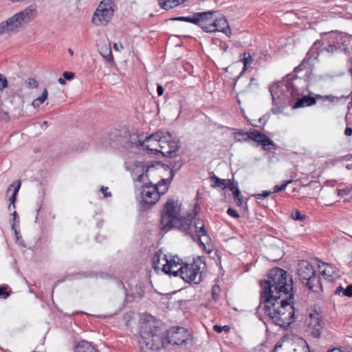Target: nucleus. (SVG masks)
I'll return each mask as SVG.
<instances>
[{"label":"nucleus","mask_w":352,"mask_h":352,"mask_svg":"<svg viewBox=\"0 0 352 352\" xmlns=\"http://www.w3.org/2000/svg\"><path fill=\"white\" fill-rule=\"evenodd\" d=\"M268 278L261 281V302L259 307L273 322L281 327H287L294 321L293 306V281L287 272L275 267L272 269Z\"/></svg>","instance_id":"nucleus-1"},{"label":"nucleus","mask_w":352,"mask_h":352,"mask_svg":"<svg viewBox=\"0 0 352 352\" xmlns=\"http://www.w3.org/2000/svg\"><path fill=\"white\" fill-rule=\"evenodd\" d=\"M144 321L140 326V343L144 344L151 350H158L164 347L167 344L180 345L187 340L186 329L184 327H172L164 336V331L160 327V322L156 321L152 316Z\"/></svg>","instance_id":"nucleus-2"},{"label":"nucleus","mask_w":352,"mask_h":352,"mask_svg":"<svg viewBox=\"0 0 352 352\" xmlns=\"http://www.w3.org/2000/svg\"><path fill=\"white\" fill-rule=\"evenodd\" d=\"M305 88H307L306 80L292 74L285 81L272 85L270 91L273 103L278 104L289 103L292 98L302 95Z\"/></svg>","instance_id":"nucleus-3"},{"label":"nucleus","mask_w":352,"mask_h":352,"mask_svg":"<svg viewBox=\"0 0 352 352\" xmlns=\"http://www.w3.org/2000/svg\"><path fill=\"white\" fill-rule=\"evenodd\" d=\"M197 212L189 214L186 217H182L177 209V203L173 200H168L164 205L161 215L162 229L169 231L176 228L183 232L186 235L190 236L195 240V236L191 230V223L197 215Z\"/></svg>","instance_id":"nucleus-4"},{"label":"nucleus","mask_w":352,"mask_h":352,"mask_svg":"<svg viewBox=\"0 0 352 352\" xmlns=\"http://www.w3.org/2000/svg\"><path fill=\"white\" fill-rule=\"evenodd\" d=\"M163 166L166 167L165 170L170 169L168 178L162 179L155 186H153L151 182H146L142 186L141 206L144 210L150 208L158 201L160 195H164L168 190V186L174 177L175 170L173 169L176 168L177 164L172 165L171 168L169 166L163 165Z\"/></svg>","instance_id":"nucleus-5"},{"label":"nucleus","mask_w":352,"mask_h":352,"mask_svg":"<svg viewBox=\"0 0 352 352\" xmlns=\"http://www.w3.org/2000/svg\"><path fill=\"white\" fill-rule=\"evenodd\" d=\"M151 138H158L157 140L160 141V153L166 157H175L180 147L179 140L173 138L172 135L167 131H158L152 134Z\"/></svg>","instance_id":"nucleus-6"},{"label":"nucleus","mask_w":352,"mask_h":352,"mask_svg":"<svg viewBox=\"0 0 352 352\" xmlns=\"http://www.w3.org/2000/svg\"><path fill=\"white\" fill-rule=\"evenodd\" d=\"M37 14L36 6L30 5L23 11L18 12L6 20L10 31L22 27L32 21Z\"/></svg>","instance_id":"nucleus-7"},{"label":"nucleus","mask_w":352,"mask_h":352,"mask_svg":"<svg viewBox=\"0 0 352 352\" xmlns=\"http://www.w3.org/2000/svg\"><path fill=\"white\" fill-rule=\"evenodd\" d=\"M305 331L308 336L319 338L324 322L320 314L316 310L309 313L305 320Z\"/></svg>","instance_id":"nucleus-8"},{"label":"nucleus","mask_w":352,"mask_h":352,"mask_svg":"<svg viewBox=\"0 0 352 352\" xmlns=\"http://www.w3.org/2000/svg\"><path fill=\"white\" fill-rule=\"evenodd\" d=\"M124 167L130 172L134 182L144 184L148 179V172L155 168L153 165L149 166L148 164L137 161L126 162Z\"/></svg>","instance_id":"nucleus-9"},{"label":"nucleus","mask_w":352,"mask_h":352,"mask_svg":"<svg viewBox=\"0 0 352 352\" xmlns=\"http://www.w3.org/2000/svg\"><path fill=\"white\" fill-rule=\"evenodd\" d=\"M113 14L112 2L111 0H103L100 3L93 16L92 22L98 26H104L108 24Z\"/></svg>","instance_id":"nucleus-10"},{"label":"nucleus","mask_w":352,"mask_h":352,"mask_svg":"<svg viewBox=\"0 0 352 352\" xmlns=\"http://www.w3.org/2000/svg\"><path fill=\"white\" fill-rule=\"evenodd\" d=\"M179 271L186 283L198 284L201 280L199 267L196 265L185 264L179 267Z\"/></svg>","instance_id":"nucleus-11"},{"label":"nucleus","mask_w":352,"mask_h":352,"mask_svg":"<svg viewBox=\"0 0 352 352\" xmlns=\"http://www.w3.org/2000/svg\"><path fill=\"white\" fill-rule=\"evenodd\" d=\"M216 12V11L196 12V18L198 21L195 24L199 25L204 32L212 33L214 23L213 15Z\"/></svg>","instance_id":"nucleus-12"},{"label":"nucleus","mask_w":352,"mask_h":352,"mask_svg":"<svg viewBox=\"0 0 352 352\" xmlns=\"http://www.w3.org/2000/svg\"><path fill=\"white\" fill-rule=\"evenodd\" d=\"M298 274L302 283H305L316 275V272L307 261L302 260L298 263Z\"/></svg>","instance_id":"nucleus-13"},{"label":"nucleus","mask_w":352,"mask_h":352,"mask_svg":"<svg viewBox=\"0 0 352 352\" xmlns=\"http://www.w3.org/2000/svg\"><path fill=\"white\" fill-rule=\"evenodd\" d=\"M212 32H221L230 36L231 34V29L230 28L227 20L223 16L219 18H214V23L212 24Z\"/></svg>","instance_id":"nucleus-14"},{"label":"nucleus","mask_w":352,"mask_h":352,"mask_svg":"<svg viewBox=\"0 0 352 352\" xmlns=\"http://www.w3.org/2000/svg\"><path fill=\"white\" fill-rule=\"evenodd\" d=\"M168 258L166 255L164 256L162 260L165 261V264H162V270L165 274H173L174 276H177L179 270L177 271L173 270L174 267H177L179 265V258Z\"/></svg>","instance_id":"nucleus-15"},{"label":"nucleus","mask_w":352,"mask_h":352,"mask_svg":"<svg viewBox=\"0 0 352 352\" xmlns=\"http://www.w3.org/2000/svg\"><path fill=\"white\" fill-rule=\"evenodd\" d=\"M152 135L146 137L144 141L138 140V146L139 147H143L144 149L156 151L160 153V141L158 138H151Z\"/></svg>","instance_id":"nucleus-16"},{"label":"nucleus","mask_w":352,"mask_h":352,"mask_svg":"<svg viewBox=\"0 0 352 352\" xmlns=\"http://www.w3.org/2000/svg\"><path fill=\"white\" fill-rule=\"evenodd\" d=\"M296 97V101L295 104L293 105L294 109H298L301 107H309L316 104V96L312 97L310 96H302L300 98Z\"/></svg>","instance_id":"nucleus-17"},{"label":"nucleus","mask_w":352,"mask_h":352,"mask_svg":"<svg viewBox=\"0 0 352 352\" xmlns=\"http://www.w3.org/2000/svg\"><path fill=\"white\" fill-rule=\"evenodd\" d=\"M310 291L319 292L322 290L320 277L315 275L304 283Z\"/></svg>","instance_id":"nucleus-18"},{"label":"nucleus","mask_w":352,"mask_h":352,"mask_svg":"<svg viewBox=\"0 0 352 352\" xmlns=\"http://www.w3.org/2000/svg\"><path fill=\"white\" fill-rule=\"evenodd\" d=\"M98 52L104 57L108 63H111L113 60L111 52L110 43H104L98 46Z\"/></svg>","instance_id":"nucleus-19"},{"label":"nucleus","mask_w":352,"mask_h":352,"mask_svg":"<svg viewBox=\"0 0 352 352\" xmlns=\"http://www.w3.org/2000/svg\"><path fill=\"white\" fill-rule=\"evenodd\" d=\"M339 37H340V39L337 38V45L338 46H336L334 45H329L327 47H325V50L329 53H333L336 50L340 49L343 51H346V46L347 45L345 44V41H342V38L344 37H346V35H343L340 34L339 35Z\"/></svg>","instance_id":"nucleus-20"},{"label":"nucleus","mask_w":352,"mask_h":352,"mask_svg":"<svg viewBox=\"0 0 352 352\" xmlns=\"http://www.w3.org/2000/svg\"><path fill=\"white\" fill-rule=\"evenodd\" d=\"M198 237V240L199 242V244L203 246L204 250L206 251L207 252L210 253L212 252L211 248V239L210 236L208 234V232L206 231V233L205 234H199V235L197 236Z\"/></svg>","instance_id":"nucleus-21"},{"label":"nucleus","mask_w":352,"mask_h":352,"mask_svg":"<svg viewBox=\"0 0 352 352\" xmlns=\"http://www.w3.org/2000/svg\"><path fill=\"white\" fill-rule=\"evenodd\" d=\"M186 0H158L161 8L164 10L171 9L184 3Z\"/></svg>","instance_id":"nucleus-22"},{"label":"nucleus","mask_w":352,"mask_h":352,"mask_svg":"<svg viewBox=\"0 0 352 352\" xmlns=\"http://www.w3.org/2000/svg\"><path fill=\"white\" fill-rule=\"evenodd\" d=\"M76 352H97L96 348L89 342L82 341L76 346Z\"/></svg>","instance_id":"nucleus-23"},{"label":"nucleus","mask_w":352,"mask_h":352,"mask_svg":"<svg viewBox=\"0 0 352 352\" xmlns=\"http://www.w3.org/2000/svg\"><path fill=\"white\" fill-rule=\"evenodd\" d=\"M210 180L213 182V183L211 184V186L213 188H220L221 190H224L227 188L226 179H220L214 175L210 177Z\"/></svg>","instance_id":"nucleus-24"},{"label":"nucleus","mask_w":352,"mask_h":352,"mask_svg":"<svg viewBox=\"0 0 352 352\" xmlns=\"http://www.w3.org/2000/svg\"><path fill=\"white\" fill-rule=\"evenodd\" d=\"M248 138L260 144L261 141L266 136L265 134L257 130H253L248 133Z\"/></svg>","instance_id":"nucleus-25"},{"label":"nucleus","mask_w":352,"mask_h":352,"mask_svg":"<svg viewBox=\"0 0 352 352\" xmlns=\"http://www.w3.org/2000/svg\"><path fill=\"white\" fill-rule=\"evenodd\" d=\"M48 96V91L47 89H44L41 95L38 97H37L36 99H34L32 102V105L34 108L38 107L41 104H43L47 98Z\"/></svg>","instance_id":"nucleus-26"},{"label":"nucleus","mask_w":352,"mask_h":352,"mask_svg":"<svg viewBox=\"0 0 352 352\" xmlns=\"http://www.w3.org/2000/svg\"><path fill=\"white\" fill-rule=\"evenodd\" d=\"M194 226L197 236L199 235V234H205L206 233L207 230L205 228L204 223L201 219L195 220Z\"/></svg>","instance_id":"nucleus-27"},{"label":"nucleus","mask_w":352,"mask_h":352,"mask_svg":"<svg viewBox=\"0 0 352 352\" xmlns=\"http://www.w3.org/2000/svg\"><path fill=\"white\" fill-rule=\"evenodd\" d=\"M262 146V148L264 151H270V148L267 147L268 146H271L272 148L276 149L277 145L267 135L263 139V141H261L259 144Z\"/></svg>","instance_id":"nucleus-28"},{"label":"nucleus","mask_w":352,"mask_h":352,"mask_svg":"<svg viewBox=\"0 0 352 352\" xmlns=\"http://www.w3.org/2000/svg\"><path fill=\"white\" fill-rule=\"evenodd\" d=\"M341 292L345 296L352 297V284L349 285L345 289L342 286L338 287L336 289L335 294H340Z\"/></svg>","instance_id":"nucleus-29"},{"label":"nucleus","mask_w":352,"mask_h":352,"mask_svg":"<svg viewBox=\"0 0 352 352\" xmlns=\"http://www.w3.org/2000/svg\"><path fill=\"white\" fill-rule=\"evenodd\" d=\"M322 265L326 266V267L322 271V275L326 278L333 277V274L335 273L333 267L324 263H323Z\"/></svg>","instance_id":"nucleus-30"},{"label":"nucleus","mask_w":352,"mask_h":352,"mask_svg":"<svg viewBox=\"0 0 352 352\" xmlns=\"http://www.w3.org/2000/svg\"><path fill=\"white\" fill-rule=\"evenodd\" d=\"M196 12L193 14L192 16H178L175 18H173L172 20L175 21H186L192 23H195L198 21V20L196 18Z\"/></svg>","instance_id":"nucleus-31"},{"label":"nucleus","mask_w":352,"mask_h":352,"mask_svg":"<svg viewBox=\"0 0 352 352\" xmlns=\"http://www.w3.org/2000/svg\"><path fill=\"white\" fill-rule=\"evenodd\" d=\"M243 63V69L241 74L243 73L248 68V67L252 63L253 58L251 55L248 53V56H246V54L244 53V57L242 59Z\"/></svg>","instance_id":"nucleus-32"},{"label":"nucleus","mask_w":352,"mask_h":352,"mask_svg":"<svg viewBox=\"0 0 352 352\" xmlns=\"http://www.w3.org/2000/svg\"><path fill=\"white\" fill-rule=\"evenodd\" d=\"M25 84L27 87L30 89L36 88L38 86V81L36 79L32 78H28L25 80Z\"/></svg>","instance_id":"nucleus-33"},{"label":"nucleus","mask_w":352,"mask_h":352,"mask_svg":"<svg viewBox=\"0 0 352 352\" xmlns=\"http://www.w3.org/2000/svg\"><path fill=\"white\" fill-rule=\"evenodd\" d=\"M292 182V180L290 179V180L286 181L284 184H283L280 186L276 185L274 188L273 192H278L285 190L286 188V187L287 186V185L291 184Z\"/></svg>","instance_id":"nucleus-34"},{"label":"nucleus","mask_w":352,"mask_h":352,"mask_svg":"<svg viewBox=\"0 0 352 352\" xmlns=\"http://www.w3.org/2000/svg\"><path fill=\"white\" fill-rule=\"evenodd\" d=\"M8 288L6 285L0 287V298H7L10 295V292H7Z\"/></svg>","instance_id":"nucleus-35"},{"label":"nucleus","mask_w":352,"mask_h":352,"mask_svg":"<svg viewBox=\"0 0 352 352\" xmlns=\"http://www.w3.org/2000/svg\"><path fill=\"white\" fill-rule=\"evenodd\" d=\"M291 216L294 220L303 221L305 219V216L301 214L300 211L298 210H296L294 212H292Z\"/></svg>","instance_id":"nucleus-36"},{"label":"nucleus","mask_w":352,"mask_h":352,"mask_svg":"<svg viewBox=\"0 0 352 352\" xmlns=\"http://www.w3.org/2000/svg\"><path fill=\"white\" fill-rule=\"evenodd\" d=\"M220 287L217 285H214L212 286V298L214 300H217L219 298V293H220Z\"/></svg>","instance_id":"nucleus-37"},{"label":"nucleus","mask_w":352,"mask_h":352,"mask_svg":"<svg viewBox=\"0 0 352 352\" xmlns=\"http://www.w3.org/2000/svg\"><path fill=\"white\" fill-rule=\"evenodd\" d=\"M316 98H320V99L328 100L329 101H330L331 102H338V100H339V98L338 97L333 96H331V95L324 96H321V95H316Z\"/></svg>","instance_id":"nucleus-38"},{"label":"nucleus","mask_w":352,"mask_h":352,"mask_svg":"<svg viewBox=\"0 0 352 352\" xmlns=\"http://www.w3.org/2000/svg\"><path fill=\"white\" fill-rule=\"evenodd\" d=\"M8 32H10V30L6 21L0 23V35Z\"/></svg>","instance_id":"nucleus-39"},{"label":"nucleus","mask_w":352,"mask_h":352,"mask_svg":"<svg viewBox=\"0 0 352 352\" xmlns=\"http://www.w3.org/2000/svg\"><path fill=\"white\" fill-rule=\"evenodd\" d=\"M352 191V187H346L343 189H338V196H344L349 195Z\"/></svg>","instance_id":"nucleus-40"},{"label":"nucleus","mask_w":352,"mask_h":352,"mask_svg":"<svg viewBox=\"0 0 352 352\" xmlns=\"http://www.w3.org/2000/svg\"><path fill=\"white\" fill-rule=\"evenodd\" d=\"M160 256L161 255L158 252H156L155 254V256L153 257V265L155 270L160 268V266H158V265L160 264Z\"/></svg>","instance_id":"nucleus-41"},{"label":"nucleus","mask_w":352,"mask_h":352,"mask_svg":"<svg viewBox=\"0 0 352 352\" xmlns=\"http://www.w3.org/2000/svg\"><path fill=\"white\" fill-rule=\"evenodd\" d=\"M213 329L217 333H221L223 330L226 331H230V327L228 325L219 326L217 324L214 325Z\"/></svg>","instance_id":"nucleus-42"},{"label":"nucleus","mask_w":352,"mask_h":352,"mask_svg":"<svg viewBox=\"0 0 352 352\" xmlns=\"http://www.w3.org/2000/svg\"><path fill=\"white\" fill-rule=\"evenodd\" d=\"M8 81L6 78L0 74V91H2L3 89L7 87Z\"/></svg>","instance_id":"nucleus-43"},{"label":"nucleus","mask_w":352,"mask_h":352,"mask_svg":"<svg viewBox=\"0 0 352 352\" xmlns=\"http://www.w3.org/2000/svg\"><path fill=\"white\" fill-rule=\"evenodd\" d=\"M20 186H21V182H20V181H18V185L15 187V188L14 190V192L12 193V195L10 198V201L12 203H14L15 201V200H16V195H17L18 191L19 190Z\"/></svg>","instance_id":"nucleus-44"},{"label":"nucleus","mask_w":352,"mask_h":352,"mask_svg":"<svg viewBox=\"0 0 352 352\" xmlns=\"http://www.w3.org/2000/svg\"><path fill=\"white\" fill-rule=\"evenodd\" d=\"M272 193V192H271V191H264L262 193L255 194L254 196L256 199H262V198H265V197H268L269 195H270Z\"/></svg>","instance_id":"nucleus-45"},{"label":"nucleus","mask_w":352,"mask_h":352,"mask_svg":"<svg viewBox=\"0 0 352 352\" xmlns=\"http://www.w3.org/2000/svg\"><path fill=\"white\" fill-rule=\"evenodd\" d=\"M228 181V183H227V188H228L230 191L233 192L235 189H239L237 182H236V184H234V183L231 182L230 180Z\"/></svg>","instance_id":"nucleus-46"},{"label":"nucleus","mask_w":352,"mask_h":352,"mask_svg":"<svg viewBox=\"0 0 352 352\" xmlns=\"http://www.w3.org/2000/svg\"><path fill=\"white\" fill-rule=\"evenodd\" d=\"M227 214L232 217H234V218L239 217V214L236 212V211L231 208H229L227 210Z\"/></svg>","instance_id":"nucleus-47"},{"label":"nucleus","mask_w":352,"mask_h":352,"mask_svg":"<svg viewBox=\"0 0 352 352\" xmlns=\"http://www.w3.org/2000/svg\"><path fill=\"white\" fill-rule=\"evenodd\" d=\"M12 229L14 230V232L15 234L16 235V242H17L19 244L21 245L22 246L25 247V244H23V243H22L23 241H22V240H21V237H19V236H18V234H19V233H18V232L16 231V228H15V223H13V224L12 225Z\"/></svg>","instance_id":"nucleus-48"},{"label":"nucleus","mask_w":352,"mask_h":352,"mask_svg":"<svg viewBox=\"0 0 352 352\" xmlns=\"http://www.w3.org/2000/svg\"><path fill=\"white\" fill-rule=\"evenodd\" d=\"M63 76L65 80H72L74 78L75 74L71 72H64Z\"/></svg>","instance_id":"nucleus-49"},{"label":"nucleus","mask_w":352,"mask_h":352,"mask_svg":"<svg viewBox=\"0 0 352 352\" xmlns=\"http://www.w3.org/2000/svg\"><path fill=\"white\" fill-rule=\"evenodd\" d=\"M108 190V188L107 187H104V186H102L101 188H100V191L103 193L104 195V197L105 198H107V197H110L111 196V192H107Z\"/></svg>","instance_id":"nucleus-50"},{"label":"nucleus","mask_w":352,"mask_h":352,"mask_svg":"<svg viewBox=\"0 0 352 352\" xmlns=\"http://www.w3.org/2000/svg\"><path fill=\"white\" fill-rule=\"evenodd\" d=\"M232 194H233V196L235 199L242 197V195L241 194V191L239 189H235L234 191L232 192Z\"/></svg>","instance_id":"nucleus-51"},{"label":"nucleus","mask_w":352,"mask_h":352,"mask_svg":"<svg viewBox=\"0 0 352 352\" xmlns=\"http://www.w3.org/2000/svg\"><path fill=\"white\" fill-rule=\"evenodd\" d=\"M164 87L160 85H157V92L158 96H162L164 94Z\"/></svg>","instance_id":"nucleus-52"},{"label":"nucleus","mask_w":352,"mask_h":352,"mask_svg":"<svg viewBox=\"0 0 352 352\" xmlns=\"http://www.w3.org/2000/svg\"><path fill=\"white\" fill-rule=\"evenodd\" d=\"M344 134L347 136H350L352 135V127L351 128H349V127H347L345 129V131H344Z\"/></svg>","instance_id":"nucleus-53"},{"label":"nucleus","mask_w":352,"mask_h":352,"mask_svg":"<svg viewBox=\"0 0 352 352\" xmlns=\"http://www.w3.org/2000/svg\"><path fill=\"white\" fill-rule=\"evenodd\" d=\"M113 48L117 51H120L124 48L123 45L122 44H120L119 45L117 43H114Z\"/></svg>","instance_id":"nucleus-54"},{"label":"nucleus","mask_w":352,"mask_h":352,"mask_svg":"<svg viewBox=\"0 0 352 352\" xmlns=\"http://www.w3.org/2000/svg\"><path fill=\"white\" fill-rule=\"evenodd\" d=\"M12 215H13V220H14V222H17V223H19V216H18V214H17L16 212V211H14V212H13ZM15 223V224H16V223Z\"/></svg>","instance_id":"nucleus-55"},{"label":"nucleus","mask_w":352,"mask_h":352,"mask_svg":"<svg viewBox=\"0 0 352 352\" xmlns=\"http://www.w3.org/2000/svg\"><path fill=\"white\" fill-rule=\"evenodd\" d=\"M220 48L221 50L223 51V52H226L228 48V45L226 44V43H221L220 45Z\"/></svg>","instance_id":"nucleus-56"},{"label":"nucleus","mask_w":352,"mask_h":352,"mask_svg":"<svg viewBox=\"0 0 352 352\" xmlns=\"http://www.w3.org/2000/svg\"><path fill=\"white\" fill-rule=\"evenodd\" d=\"M236 200V204H237V206H241L242 205V203H243V197H241V198H239Z\"/></svg>","instance_id":"nucleus-57"},{"label":"nucleus","mask_w":352,"mask_h":352,"mask_svg":"<svg viewBox=\"0 0 352 352\" xmlns=\"http://www.w3.org/2000/svg\"><path fill=\"white\" fill-rule=\"evenodd\" d=\"M58 82L61 84V85H65V78H59L58 79Z\"/></svg>","instance_id":"nucleus-58"},{"label":"nucleus","mask_w":352,"mask_h":352,"mask_svg":"<svg viewBox=\"0 0 352 352\" xmlns=\"http://www.w3.org/2000/svg\"><path fill=\"white\" fill-rule=\"evenodd\" d=\"M327 352H343V351L339 349L335 348L331 350H329Z\"/></svg>","instance_id":"nucleus-59"},{"label":"nucleus","mask_w":352,"mask_h":352,"mask_svg":"<svg viewBox=\"0 0 352 352\" xmlns=\"http://www.w3.org/2000/svg\"><path fill=\"white\" fill-rule=\"evenodd\" d=\"M41 127L43 129H46L47 127V121H44L42 124H41Z\"/></svg>","instance_id":"nucleus-60"},{"label":"nucleus","mask_w":352,"mask_h":352,"mask_svg":"<svg viewBox=\"0 0 352 352\" xmlns=\"http://www.w3.org/2000/svg\"><path fill=\"white\" fill-rule=\"evenodd\" d=\"M68 53L71 55V56H73L74 54V51L72 50V49H68Z\"/></svg>","instance_id":"nucleus-61"},{"label":"nucleus","mask_w":352,"mask_h":352,"mask_svg":"<svg viewBox=\"0 0 352 352\" xmlns=\"http://www.w3.org/2000/svg\"><path fill=\"white\" fill-rule=\"evenodd\" d=\"M302 66V65H299L298 67H296V68L295 69V71H297V70L300 69V67H301Z\"/></svg>","instance_id":"nucleus-62"},{"label":"nucleus","mask_w":352,"mask_h":352,"mask_svg":"<svg viewBox=\"0 0 352 352\" xmlns=\"http://www.w3.org/2000/svg\"><path fill=\"white\" fill-rule=\"evenodd\" d=\"M142 293H143V291H142V293H140L139 294V297L142 296Z\"/></svg>","instance_id":"nucleus-63"},{"label":"nucleus","mask_w":352,"mask_h":352,"mask_svg":"<svg viewBox=\"0 0 352 352\" xmlns=\"http://www.w3.org/2000/svg\"><path fill=\"white\" fill-rule=\"evenodd\" d=\"M181 166H182V164H179V165L178 166V168H179L181 167Z\"/></svg>","instance_id":"nucleus-64"}]
</instances>
